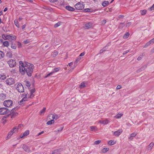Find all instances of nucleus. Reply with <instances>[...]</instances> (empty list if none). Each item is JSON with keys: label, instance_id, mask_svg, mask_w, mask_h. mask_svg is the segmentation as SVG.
I'll list each match as a JSON object with an SVG mask.
<instances>
[{"label": "nucleus", "instance_id": "f257e3e1", "mask_svg": "<svg viewBox=\"0 0 154 154\" xmlns=\"http://www.w3.org/2000/svg\"><path fill=\"white\" fill-rule=\"evenodd\" d=\"M34 68V65L31 63L22 61L19 62V71L22 74H24L26 72L28 76H30L33 72Z\"/></svg>", "mask_w": 154, "mask_h": 154}, {"label": "nucleus", "instance_id": "f03ea898", "mask_svg": "<svg viewBox=\"0 0 154 154\" xmlns=\"http://www.w3.org/2000/svg\"><path fill=\"white\" fill-rule=\"evenodd\" d=\"M15 86L16 88L19 92L22 93L24 91V87L20 83L16 84Z\"/></svg>", "mask_w": 154, "mask_h": 154}, {"label": "nucleus", "instance_id": "7ed1b4c3", "mask_svg": "<svg viewBox=\"0 0 154 154\" xmlns=\"http://www.w3.org/2000/svg\"><path fill=\"white\" fill-rule=\"evenodd\" d=\"M75 9L78 10H81L83 9L85 7V5L83 2H79L75 5Z\"/></svg>", "mask_w": 154, "mask_h": 154}, {"label": "nucleus", "instance_id": "20e7f679", "mask_svg": "<svg viewBox=\"0 0 154 154\" xmlns=\"http://www.w3.org/2000/svg\"><path fill=\"white\" fill-rule=\"evenodd\" d=\"M13 103L12 101L10 100H5L3 102L4 106L6 107H11L12 106Z\"/></svg>", "mask_w": 154, "mask_h": 154}, {"label": "nucleus", "instance_id": "39448f33", "mask_svg": "<svg viewBox=\"0 0 154 154\" xmlns=\"http://www.w3.org/2000/svg\"><path fill=\"white\" fill-rule=\"evenodd\" d=\"M10 111V110L8 109L2 107L0 108V114L1 115H4L6 114L9 113Z\"/></svg>", "mask_w": 154, "mask_h": 154}, {"label": "nucleus", "instance_id": "423d86ee", "mask_svg": "<svg viewBox=\"0 0 154 154\" xmlns=\"http://www.w3.org/2000/svg\"><path fill=\"white\" fill-rule=\"evenodd\" d=\"M8 63L10 67H13L16 66V62L15 60L13 59H10L8 62Z\"/></svg>", "mask_w": 154, "mask_h": 154}, {"label": "nucleus", "instance_id": "0eeeda50", "mask_svg": "<svg viewBox=\"0 0 154 154\" xmlns=\"http://www.w3.org/2000/svg\"><path fill=\"white\" fill-rule=\"evenodd\" d=\"M6 82L8 85H11L14 84V80L12 78H8L6 80Z\"/></svg>", "mask_w": 154, "mask_h": 154}, {"label": "nucleus", "instance_id": "6e6552de", "mask_svg": "<svg viewBox=\"0 0 154 154\" xmlns=\"http://www.w3.org/2000/svg\"><path fill=\"white\" fill-rule=\"evenodd\" d=\"M2 38L5 40H10L11 38V36L10 35H6L3 34L2 35Z\"/></svg>", "mask_w": 154, "mask_h": 154}, {"label": "nucleus", "instance_id": "1a4fd4ad", "mask_svg": "<svg viewBox=\"0 0 154 154\" xmlns=\"http://www.w3.org/2000/svg\"><path fill=\"white\" fill-rule=\"evenodd\" d=\"M122 132V131L121 129H119L115 132L112 131L113 132V135L116 136H119Z\"/></svg>", "mask_w": 154, "mask_h": 154}, {"label": "nucleus", "instance_id": "9d476101", "mask_svg": "<svg viewBox=\"0 0 154 154\" xmlns=\"http://www.w3.org/2000/svg\"><path fill=\"white\" fill-rule=\"evenodd\" d=\"M29 131L28 130H26L20 137L17 138V140H19L20 138H23L28 135L29 134Z\"/></svg>", "mask_w": 154, "mask_h": 154}, {"label": "nucleus", "instance_id": "9b49d317", "mask_svg": "<svg viewBox=\"0 0 154 154\" xmlns=\"http://www.w3.org/2000/svg\"><path fill=\"white\" fill-rule=\"evenodd\" d=\"M13 130L14 128H13L8 133V136L6 138L7 139H9L14 133L17 132L16 131H15V130Z\"/></svg>", "mask_w": 154, "mask_h": 154}, {"label": "nucleus", "instance_id": "f8f14e48", "mask_svg": "<svg viewBox=\"0 0 154 154\" xmlns=\"http://www.w3.org/2000/svg\"><path fill=\"white\" fill-rule=\"evenodd\" d=\"M154 43V38L151 40L150 41L147 42L146 44L144 46V48H146L148 46H149L151 44H153Z\"/></svg>", "mask_w": 154, "mask_h": 154}, {"label": "nucleus", "instance_id": "ddd939ff", "mask_svg": "<svg viewBox=\"0 0 154 154\" xmlns=\"http://www.w3.org/2000/svg\"><path fill=\"white\" fill-rule=\"evenodd\" d=\"M99 122L102 124L105 125L107 124L109 122V120L108 119H106L104 120H100Z\"/></svg>", "mask_w": 154, "mask_h": 154}, {"label": "nucleus", "instance_id": "4468645a", "mask_svg": "<svg viewBox=\"0 0 154 154\" xmlns=\"http://www.w3.org/2000/svg\"><path fill=\"white\" fill-rule=\"evenodd\" d=\"M22 148L26 152H31L30 150L29 147L23 144V146Z\"/></svg>", "mask_w": 154, "mask_h": 154}, {"label": "nucleus", "instance_id": "2eb2a0df", "mask_svg": "<svg viewBox=\"0 0 154 154\" xmlns=\"http://www.w3.org/2000/svg\"><path fill=\"white\" fill-rule=\"evenodd\" d=\"M93 26L92 24L91 23H88L86 24L85 25V27L86 29H89L92 27Z\"/></svg>", "mask_w": 154, "mask_h": 154}, {"label": "nucleus", "instance_id": "dca6fc26", "mask_svg": "<svg viewBox=\"0 0 154 154\" xmlns=\"http://www.w3.org/2000/svg\"><path fill=\"white\" fill-rule=\"evenodd\" d=\"M23 126V125L21 124H19L17 126H15L14 127V130H15V131L17 132L18 130L21 128Z\"/></svg>", "mask_w": 154, "mask_h": 154}, {"label": "nucleus", "instance_id": "f3484780", "mask_svg": "<svg viewBox=\"0 0 154 154\" xmlns=\"http://www.w3.org/2000/svg\"><path fill=\"white\" fill-rule=\"evenodd\" d=\"M26 96H27V94H26L25 97L22 98L21 100L18 102V103L20 105H21L23 103V102H24L27 100Z\"/></svg>", "mask_w": 154, "mask_h": 154}, {"label": "nucleus", "instance_id": "a211bd4d", "mask_svg": "<svg viewBox=\"0 0 154 154\" xmlns=\"http://www.w3.org/2000/svg\"><path fill=\"white\" fill-rule=\"evenodd\" d=\"M6 98V96L5 94L3 93L0 94V99L2 100H3Z\"/></svg>", "mask_w": 154, "mask_h": 154}, {"label": "nucleus", "instance_id": "6ab92c4d", "mask_svg": "<svg viewBox=\"0 0 154 154\" xmlns=\"http://www.w3.org/2000/svg\"><path fill=\"white\" fill-rule=\"evenodd\" d=\"M65 8L67 10L70 11H73L75 10L74 8L68 6H66Z\"/></svg>", "mask_w": 154, "mask_h": 154}, {"label": "nucleus", "instance_id": "aec40b11", "mask_svg": "<svg viewBox=\"0 0 154 154\" xmlns=\"http://www.w3.org/2000/svg\"><path fill=\"white\" fill-rule=\"evenodd\" d=\"M60 150L61 149H57L54 150V151H53L52 152V154H59Z\"/></svg>", "mask_w": 154, "mask_h": 154}, {"label": "nucleus", "instance_id": "412c9836", "mask_svg": "<svg viewBox=\"0 0 154 154\" xmlns=\"http://www.w3.org/2000/svg\"><path fill=\"white\" fill-rule=\"evenodd\" d=\"M109 4V2L108 1H105L102 3L101 5L103 7H105L108 5Z\"/></svg>", "mask_w": 154, "mask_h": 154}, {"label": "nucleus", "instance_id": "4be33fe9", "mask_svg": "<svg viewBox=\"0 0 154 154\" xmlns=\"http://www.w3.org/2000/svg\"><path fill=\"white\" fill-rule=\"evenodd\" d=\"M52 116V119L53 120L54 119L56 120L58 118V116L57 115L51 114L50 115V116Z\"/></svg>", "mask_w": 154, "mask_h": 154}, {"label": "nucleus", "instance_id": "5701e85b", "mask_svg": "<svg viewBox=\"0 0 154 154\" xmlns=\"http://www.w3.org/2000/svg\"><path fill=\"white\" fill-rule=\"evenodd\" d=\"M3 44L4 47H8L9 45V43L8 41H5L3 42Z\"/></svg>", "mask_w": 154, "mask_h": 154}, {"label": "nucleus", "instance_id": "b1692460", "mask_svg": "<svg viewBox=\"0 0 154 154\" xmlns=\"http://www.w3.org/2000/svg\"><path fill=\"white\" fill-rule=\"evenodd\" d=\"M116 143V141H114V140H110L109 141L108 143L110 145H112Z\"/></svg>", "mask_w": 154, "mask_h": 154}, {"label": "nucleus", "instance_id": "393cba45", "mask_svg": "<svg viewBox=\"0 0 154 154\" xmlns=\"http://www.w3.org/2000/svg\"><path fill=\"white\" fill-rule=\"evenodd\" d=\"M147 11L146 10H141L140 11V14L141 15H144L146 13Z\"/></svg>", "mask_w": 154, "mask_h": 154}, {"label": "nucleus", "instance_id": "a878e982", "mask_svg": "<svg viewBox=\"0 0 154 154\" xmlns=\"http://www.w3.org/2000/svg\"><path fill=\"white\" fill-rule=\"evenodd\" d=\"M154 145V143L153 142H151L149 145L148 147V150H151Z\"/></svg>", "mask_w": 154, "mask_h": 154}, {"label": "nucleus", "instance_id": "bb28decb", "mask_svg": "<svg viewBox=\"0 0 154 154\" xmlns=\"http://www.w3.org/2000/svg\"><path fill=\"white\" fill-rule=\"evenodd\" d=\"M122 115L123 114L119 113L115 116V118L116 119H119L120 118Z\"/></svg>", "mask_w": 154, "mask_h": 154}, {"label": "nucleus", "instance_id": "cd10ccee", "mask_svg": "<svg viewBox=\"0 0 154 154\" xmlns=\"http://www.w3.org/2000/svg\"><path fill=\"white\" fill-rule=\"evenodd\" d=\"M136 135V134L134 133H133L131 134L130 136L129 137V139L130 140H132L133 139V137H134Z\"/></svg>", "mask_w": 154, "mask_h": 154}, {"label": "nucleus", "instance_id": "c85d7f7f", "mask_svg": "<svg viewBox=\"0 0 154 154\" xmlns=\"http://www.w3.org/2000/svg\"><path fill=\"white\" fill-rule=\"evenodd\" d=\"M58 52L57 51H55L54 52L52 53L51 55L53 57H54L58 55Z\"/></svg>", "mask_w": 154, "mask_h": 154}, {"label": "nucleus", "instance_id": "c756f323", "mask_svg": "<svg viewBox=\"0 0 154 154\" xmlns=\"http://www.w3.org/2000/svg\"><path fill=\"white\" fill-rule=\"evenodd\" d=\"M5 56V54L2 51H0V60L2 59Z\"/></svg>", "mask_w": 154, "mask_h": 154}, {"label": "nucleus", "instance_id": "7c9ffc66", "mask_svg": "<svg viewBox=\"0 0 154 154\" xmlns=\"http://www.w3.org/2000/svg\"><path fill=\"white\" fill-rule=\"evenodd\" d=\"M85 87V83L84 82H82L80 85V88H82Z\"/></svg>", "mask_w": 154, "mask_h": 154}, {"label": "nucleus", "instance_id": "2f4dec72", "mask_svg": "<svg viewBox=\"0 0 154 154\" xmlns=\"http://www.w3.org/2000/svg\"><path fill=\"white\" fill-rule=\"evenodd\" d=\"M90 128L92 131H95L96 130L97 127L96 126H93L90 127Z\"/></svg>", "mask_w": 154, "mask_h": 154}, {"label": "nucleus", "instance_id": "473e14b6", "mask_svg": "<svg viewBox=\"0 0 154 154\" xmlns=\"http://www.w3.org/2000/svg\"><path fill=\"white\" fill-rule=\"evenodd\" d=\"M59 69L60 68H55L52 71V72L53 74L54 73L58 71Z\"/></svg>", "mask_w": 154, "mask_h": 154}, {"label": "nucleus", "instance_id": "72a5a7b5", "mask_svg": "<svg viewBox=\"0 0 154 154\" xmlns=\"http://www.w3.org/2000/svg\"><path fill=\"white\" fill-rule=\"evenodd\" d=\"M81 59V58L79 56L78 58L74 62L75 64L76 65L78 61H79Z\"/></svg>", "mask_w": 154, "mask_h": 154}, {"label": "nucleus", "instance_id": "f704fd0d", "mask_svg": "<svg viewBox=\"0 0 154 154\" xmlns=\"http://www.w3.org/2000/svg\"><path fill=\"white\" fill-rule=\"evenodd\" d=\"M54 121L53 120H51V121H48L47 124L48 125H50L52 124V123H54Z\"/></svg>", "mask_w": 154, "mask_h": 154}, {"label": "nucleus", "instance_id": "c9c22d12", "mask_svg": "<svg viewBox=\"0 0 154 154\" xmlns=\"http://www.w3.org/2000/svg\"><path fill=\"white\" fill-rule=\"evenodd\" d=\"M25 83L27 87H29L30 86V85H31L29 81H26L25 82Z\"/></svg>", "mask_w": 154, "mask_h": 154}, {"label": "nucleus", "instance_id": "e433bc0d", "mask_svg": "<svg viewBox=\"0 0 154 154\" xmlns=\"http://www.w3.org/2000/svg\"><path fill=\"white\" fill-rule=\"evenodd\" d=\"M109 150L108 148H103L102 150V152H103L105 153L107 152Z\"/></svg>", "mask_w": 154, "mask_h": 154}, {"label": "nucleus", "instance_id": "4c0bfd02", "mask_svg": "<svg viewBox=\"0 0 154 154\" xmlns=\"http://www.w3.org/2000/svg\"><path fill=\"white\" fill-rule=\"evenodd\" d=\"M11 47L13 49H15L17 48L16 45L15 44H11Z\"/></svg>", "mask_w": 154, "mask_h": 154}, {"label": "nucleus", "instance_id": "58836bf2", "mask_svg": "<svg viewBox=\"0 0 154 154\" xmlns=\"http://www.w3.org/2000/svg\"><path fill=\"white\" fill-rule=\"evenodd\" d=\"M46 109V108L45 107L42 110H41L40 111V115L44 113Z\"/></svg>", "mask_w": 154, "mask_h": 154}, {"label": "nucleus", "instance_id": "ea45409f", "mask_svg": "<svg viewBox=\"0 0 154 154\" xmlns=\"http://www.w3.org/2000/svg\"><path fill=\"white\" fill-rule=\"evenodd\" d=\"M101 142V141L100 140H97V141H96L94 142V144L95 145H98Z\"/></svg>", "mask_w": 154, "mask_h": 154}, {"label": "nucleus", "instance_id": "a19ab883", "mask_svg": "<svg viewBox=\"0 0 154 154\" xmlns=\"http://www.w3.org/2000/svg\"><path fill=\"white\" fill-rule=\"evenodd\" d=\"M129 35V33L128 32H126L124 35V37L125 38H128Z\"/></svg>", "mask_w": 154, "mask_h": 154}, {"label": "nucleus", "instance_id": "79ce46f5", "mask_svg": "<svg viewBox=\"0 0 154 154\" xmlns=\"http://www.w3.org/2000/svg\"><path fill=\"white\" fill-rule=\"evenodd\" d=\"M144 70V67H141L139 69H138L137 71V72H140Z\"/></svg>", "mask_w": 154, "mask_h": 154}, {"label": "nucleus", "instance_id": "37998d69", "mask_svg": "<svg viewBox=\"0 0 154 154\" xmlns=\"http://www.w3.org/2000/svg\"><path fill=\"white\" fill-rule=\"evenodd\" d=\"M6 78V77L5 76V75H0V79H5Z\"/></svg>", "mask_w": 154, "mask_h": 154}, {"label": "nucleus", "instance_id": "c03bdc74", "mask_svg": "<svg viewBox=\"0 0 154 154\" xmlns=\"http://www.w3.org/2000/svg\"><path fill=\"white\" fill-rule=\"evenodd\" d=\"M35 95L33 93H30V95L29 97L30 98H32Z\"/></svg>", "mask_w": 154, "mask_h": 154}, {"label": "nucleus", "instance_id": "a18cd8bd", "mask_svg": "<svg viewBox=\"0 0 154 154\" xmlns=\"http://www.w3.org/2000/svg\"><path fill=\"white\" fill-rule=\"evenodd\" d=\"M53 74V72H50V73H49V74H48L47 75H46L45 76V78H46L48 77V76H49L52 75Z\"/></svg>", "mask_w": 154, "mask_h": 154}, {"label": "nucleus", "instance_id": "49530a36", "mask_svg": "<svg viewBox=\"0 0 154 154\" xmlns=\"http://www.w3.org/2000/svg\"><path fill=\"white\" fill-rule=\"evenodd\" d=\"M131 25V22H129L127 23L126 26V27H129Z\"/></svg>", "mask_w": 154, "mask_h": 154}, {"label": "nucleus", "instance_id": "de8ad7c7", "mask_svg": "<svg viewBox=\"0 0 154 154\" xmlns=\"http://www.w3.org/2000/svg\"><path fill=\"white\" fill-rule=\"evenodd\" d=\"M149 9L150 11H151L154 10V4L152 6L149 8Z\"/></svg>", "mask_w": 154, "mask_h": 154}, {"label": "nucleus", "instance_id": "09e8293b", "mask_svg": "<svg viewBox=\"0 0 154 154\" xmlns=\"http://www.w3.org/2000/svg\"><path fill=\"white\" fill-rule=\"evenodd\" d=\"M17 38L15 36H11V40H15Z\"/></svg>", "mask_w": 154, "mask_h": 154}, {"label": "nucleus", "instance_id": "8fccbe9b", "mask_svg": "<svg viewBox=\"0 0 154 154\" xmlns=\"http://www.w3.org/2000/svg\"><path fill=\"white\" fill-rule=\"evenodd\" d=\"M84 10H85V12H91L90 11V9L89 8L85 9H84Z\"/></svg>", "mask_w": 154, "mask_h": 154}, {"label": "nucleus", "instance_id": "3c124183", "mask_svg": "<svg viewBox=\"0 0 154 154\" xmlns=\"http://www.w3.org/2000/svg\"><path fill=\"white\" fill-rule=\"evenodd\" d=\"M63 127H60V128H59L58 130H57V131L58 132H61V131H62V130H63Z\"/></svg>", "mask_w": 154, "mask_h": 154}, {"label": "nucleus", "instance_id": "603ef678", "mask_svg": "<svg viewBox=\"0 0 154 154\" xmlns=\"http://www.w3.org/2000/svg\"><path fill=\"white\" fill-rule=\"evenodd\" d=\"M35 89L33 88V89H31L30 90V93H34L35 92Z\"/></svg>", "mask_w": 154, "mask_h": 154}, {"label": "nucleus", "instance_id": "864d4df0", "mask_svg": "<svg viewBox=\"0 0 154 154\" xmlns=\"http://www.w3.org/2000/svg\"><path fill=\"white\" fill-rule=\"evenodd\" d=\"M60 25V23H56L55 25H54V27H57L59 26Z\"/></svg>", "mask_w": 154, "mask_h": 154}, {"label": "nucleus", "instance_id": "5fc2aeb1", "mask_svg": "<svg viewBox=\"0 0 154 154\" xmlns=\"http://www.w3.org/2000/svg\"><path fill=\"white\" fill-rule=\"evenodd\" d=\"M85 54V53L84 52H83L81 53L79 55V57H82L84 56Z\"/></svg>", "mask_w": 154, "mask_h": 154}, {"label": "nucleus", "instance_id": "6e6d98bb", "mask_svg": "<svg viewBox=\"0 0 154 154\" xmlns=\"http://www.w3.org/2000/svg\"><path fill=\"white\" fill-rule=\"evenodd\" d=\"M29 41L28 40H26V41H24L23 42V43L25 44H27L28 43H29Z\"/></svg>", "mask_w": 154, "mask_h": 154}, {"label": "nucleus", "instance_id": "4d7b16f0", "mask_svg": "<svg viewBox=\"0 0 154 154\" xmlns=\"http://www.w3.org/2000/svg\"><path fill=\"white\" fill-rule=\"evenodd\" d=\"M129 50H127L126 51H124L123 53V55L127 54L128 52H129Z\"/></svg>", "mask_w": 154, "mask_h": 154}, {"label": "nucleus", "instance_id": "13d9d810", "mask_svg": "<svg viewBox=\"0 0 154 154\" xmlns=\"http://www.w3.org/2000/svg\"><path fill=\"white\" fill-rule=\"evenodd\" d=\"M49 1L51 2H57V0H49Z\"/></svg>", "mask_w": 154, "mask_h": 154}, {"label": "nucleus", "instance_id": "bf43d9fd", "mask_svg": "<svg viewBox=\"0 0 154 154\" xmlns=\"http://www.w3.org/2000/svg\"><path fill=\"white\" fill-rule=\"evenodd\" d=\"M121 88V87L120 85H119L117 86L116 89L117 90Z\"/></svg>", "mask_w": 154, "mask_h": 154}, {"label": "nucleus", "instance_id": "052dcab7", "mask_svg": "<svg viewBox=\"0 0 154 154\" xmlns=\"http://www.w3.org/2000/svg\"><path fill=\"white\" fill-rule=\"evenodd\" d=\"M104 51V49H102L100 51V54L102 53Z\"/></svg>", "mask_w": 154, "mask_h": 154}, {"label": "nucleus", "instance_id": "680f3d73", "mask_svg": "<svg viewBox=\"0 0 154 154\" xmlns=\"http://www.w3.org/2000/svg\"><path fill=\"white\" fill-rule=\"evenodd\" d=\"M124 16L123 15H120L119 16V18H122Z\"/></svg>", "mask_w": 154, "mask_h": 154}, {"label": "nucleus", "instance_id": "e2e57ef3", "mask_svg": "<svg viewBox=\"0 0 154 154\" xmlns=\"http://www.w3.org/2000/svg\"><path fill=\"white\" fill-rule=\"evenodd\" d=\"M107 46H105L104 48H103L102 49H104V51H106V49H107Z\"/></svg>", "mask_w": 154, "mask_h": 154}, {"label": "nucleus", "instance_id": "0e129e2a", "mask_svg": "<svg viewBox=\"0 0 154 154\" xmlns=\"http://www.w3.org/2000/svg\"><path fill=\"white\" fill-rule=\"evenodd\" d=\"M44 132V131H42V132H41L40 133H39L38 134V135H41V134H43Z\"/></svg>", "mask_w": 154, "mask_h": 154}, {"label": "nucleus", "instance_id": "69168bd1", "mask_svg": "<svg viewBox=\"0 0 154 154\" xmlns=\"http://www.w3.org/2000/svg\"><path fill=\"white\" fill-rule=\"evenodd\" d=\"M141 58H142V57L140 56L138 57L137 59L138 60H140L141 59Z\"/></svg>", "mask_w": 154, "mask_h": 154}, {"label": "nucleus", "instance_id": "338daca9", "mask_svg": "<svg viewBox=\"0 0 154 154\" xmlns=\"http://www.w3.org/2000/svg\"><path fill=\"white\" fill-rule=\"evenodd\" d=\"M14 23L17 26V27H18L17 25V20H15L14 21Z\"/></svg>", "mask_w": 154, "mask_h": 154}, {"label": "nucleus", "instance_id": "774afa93", "mask_svg": "<svg viewBox=\"0 0 154 154\" xmlns=\"http://www.w3.org/2000/svg\"><path fill=\"white\" fill-rule=\"evenodd\" d=\"M151 52L152 53H154V47L152 48V50H151Z\"/></svg>", "mask_w": 154, "mask_h": 154}]
</instances>
